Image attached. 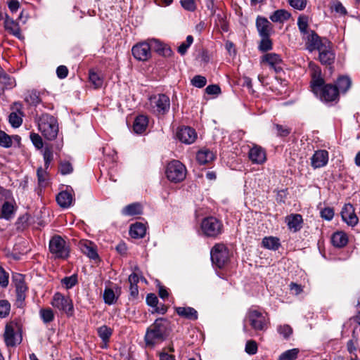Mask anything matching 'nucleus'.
Returning <instances> with one entry per match:
<instances>
[{"instance_id": "a878e982", "label": "nucleus", "mask_w": 360, "mask_h": 360, "mask_svg": "<svg viewBox=\"0 0 360 360\" xmlns=\"http://www.w3.org/2000/svg\"><path fill=\"white\" fill-rule=\"evenodd\" d=\"M4 27L15 37L20 38L21 36L20 29L18 22L6 15L4 21Z\"/></svg>"}, {"instance_id": "c9c22d12", "label": "nucleus", "mask_w": 360, "mask_h": 360, "mask_svg": "<svg viewBox=\"0 0 360 360\" xmlns=\"http://www.w3.org/2000/svg\"><path fill=\"white\" fill-rule=\"evenodd\" d=\"M297 26L302 36L306 35L311 30H308L309 18L304 15H300L297 18Z\"/></svg>"}, {"instance_id": "423d86ee", "label": "nucleus", "mask_w": 360, "mask_h": 360, "mask_svg": "<svg viewBox=\"0 0 360 360\" xmlns=\"http://www.w3.org/2000/svg\"><path fill=\"white\" fill-rule=\"evenodd\" d=\"M167 179L174 183L184 181L186 176V167L179 160H172L168 163L165 169Z\"/></svg>"}, {"instance_id": "1a4fd4ad", "label": "nucleus", "mask_w": 360, "mask_h": 360, "mask_svg": "<svg viewBox=\"0 0 360 360\" xmlns=\"http://www.w3.org/2000/svg\"><path fill=\"white\" fill-rule=\"evenodd\" d=\"M49 250L56 258H67L69 255V248L65 241L60 236H54L49 242Z\"/></svg>"}, {"instance_id": "de8ad7c7", "label": "nucleus", "mask_w": 360, "mask_h": 360, "mask_svg": "<svg viewBox=\"0 0 360 360\" xmlns=\"http://www.w3.org/2000/svg\"><path fill=\"white\" fill-rule=\"evenodd\" d=\"M39 186H45L47 184V172L42 167H39L37 172Z\"/></svg>"}, {"instance_id": "7c9ffc66", "label": "nucleus", "mask_w": 360, "mask_h": 360, "mask_svg": "<svg viewBox=\"0 0 360 360\" xmlns=\"http://www.w3.org/2000/svg\"><path fill=\"white\" fill-rule=\"evenodd\" d=\"M72 195L67 191L59 193L56 197L58 204L63 208L69 207L72 205Z\"/></svg>"}, {"instance_id": "473e14b6", "label": "nucleus", "mask_w": 360, "mask_h": 360, "mask_svg": "<svg viewBox=\"0 0 360 360\" xmlns=\"http://www.w3.org/2000/svg\"><path fill=\"white\" fill-rule=\"evenodd\" d=\"M340 93H345L352 86V80L349 77L342 76L338 77L335 85Z\"/></svg>"}, {"instance_id": "2eb2a0df", "label": "nucleus", "mask_w": 360, "mask_h": 360, "mask_svg": "<svg viewBox=\"0 0 360 360\" xmlns=\"http://www.w3.org/2000/svg\"><path fill=\"white\" fill-rule=\"evenodd\" d=\"M248 157L252 163L257 165H262L266 160L265 150L257 145H254L250 148Z\"/></svg>"}, {"instance_id": "e2e57ef3", "label": "nucleus", "mask_w": 360, "mask_h": 360, "mask_svg": "<svg viewBox=\"0 0 360 360\" xmlns=\"http://www.w3.org/2000/svg\"><path fill=\"white\" fill-rule=\"evenodd\" d=\"M205 92L209 95H218L220 94L221 89L218 85L212 84L206 87Z\"/></svg>"}, {"instance_id": "72a5a7b5", "label": "nucleus", "mask_w": 360, "mask_h": 360, "mask_svg": "<svg viewBox=\"0 0 360 360\" xmlns=\"http://www.w3.org/2000/svg\"><path fill=\"white\" fill-rule=\"evenodd\" d=\"M125 216H134L142 213V207L139 203H132L124 207L122 211Z\"/></svg>"}, {"instance_id": "bf43d9fd", "label": "nucleus", "mask_w": 360, "mask_h": 360, "mask_svg": "<svg viewBox=\"0 0 360 360\" xmlns=\"http://www.w3.org/2000/svg\"><path fill=\"white\" fill-rule=\"evenodd\" d=\"M60 171L62 174H70L73 171L72 165L69 162H63L60 165Z\"/></svg>"}, {"instance_id": "8fccbe9b", "label": "nucleus", "mask_w": 360, "mask_h": 360, "mask_svg": "<svg viewBox=\"0 0 360 360\" xmlns=\"http://www.w3.org/2000/svg\"><path fill=\"white\" fill-rule=\"evenodd\" d=\"M191 84L197 88H202L206 85L207 79L203 76L196 75L191 79Z\"/></svg>"}, {"instance_id": "680f3d73", "label": "nucleus", "mask_w": 360, "mask_h": 360, "mask_svg": "<svg viewBox=\"0 0 360 360\" xmlns=\"http://www.w3.org/2000/svg\"><path fill=\"white\" fill-rule=\"evenodd\" d=\"M8 284V275L4 270L3 268L0 267V286L6 287Z\"/></svg>"}, {"instance_id": "6e6d98bb", "label": "nucleus", "mask_w": 360, "mask_h": 360, "mask_svg": "<svg viewBox=\"0 0 360 360\" xmlns=\"http://www.w3.org/2000/svg\"><path fill=\"white\" fill-rule=\"evenodd\" d=\"M290 5L295 9L302 11L307 5V0H288Z\"/></svg>"}, {"instance_id": "09e8293b", "label": "nucleus", "mask_w": 360, "mask_h": 360, "mask_svg": "<svg viewBox=\"0 0 360 360\" xmlns=\"http://www.w3.org/2000/svg\"><path fill=\"white\" fill-rule=\"evenodd\" d=\"M10 304L7 300H0V318L7 316L10 311Z\"/></svg>"}, {"instance_id": "f3484780", "label": "nucleus", "mask_w": 360, "mask_h": 360, "mask_svg": "<svg viewBox=\"0 0 360 360\" xmlns=\"http://www.w3.org/2000/svg\"><path fill=\"white\" fill-rule=\"evenodd\" d=\"M176 136L182 143L186 144L193 143L197 138V134L195 131L188 127H184L180 128L177 131Z\"/></svg>"}, {"instance_id": "3c124183", "label": "nucleus", "mask_w": 360, "mask_h": 360, "mask_svg": "<svg viewBox=\"0 0 360 360\" xmlns=\"http://www.w3.org/2000/svg\"><path fill=\"white\" fill-rule=\"evenodd\" d=\"M30 137L32 143L37 149L42 148L44 145L43 141L41 137L38 134L31 133Z\"/></svg>"}, {"instance_id": "58836bf2", "label": "nucleus", "mask_w": 360, "mask_h": 360, "mask_svg": "<svg viewBox=\"0 0 360 360\" xmlns=\"http://www.w3.org/2000/svg\"><path fill=\"white\" fill-rule=\"evenodd\" d=\"M117 296L110 288H105L103 292V300L105 304H112L116 302Z\"/></svg>"}, {"instance_id": "bb28decb", "label": "nucleus", "mask_w": 360, "mask_h": 360, "mask_svg": "<svg viewBox=\"0 0 360 360\" xmlns=\"http://www.w3.org/2000/svg\"><path fill=\"white\" fill-rule=\"evenodd\" d=\"M331 242L337 248H343L348 243L347 235L343 231H337L333 234Z\"/></svg>"}, {"instance_id": "49530a36", "label": "nucleus", "mask_w": 360, "mask_h": 360, "mask_svg": "<svg viewBox=\"0 0 360 360\" xmlns=\"http://www.w3.org/2000/svg\"><path fill=\"white\" fill-rule=\"evenodd\" d=\"M43 157L44 160V166L46 168H48L53 159L52 149L49 147H46L43 152Z\"/></svg>"}, {"instance_id": "a18cd8bd", "label": "nucleus", "mask_w": 360, "mask_h": 360, "mask_svg": "<svg viewBox=\"0 0 360 360\" xmlns=\"http://www.w3.org/2000/svg\"><path fill=\"white\" fill-rule=\"evenodd\" d=\"M193 41V37L191 35L187 36L186 41L181 43V44L178 47V52L182 56L184 55L188 47L192 44Z\"/></svg>"}, {"instance_id": "ea45409f", "label": "nucleus", "mask_w": 360, "mask_h": 360, "mask_svg": "<svg viewBox=\"0 0 360 360\" xmlns=\"http://www.w3.org/2000/svg\"><path fill=\"white\" fill-rule=\"evenodd\" d=\"M12 146V138L5 131L0 130V146L8 148Z\"/></svg>"}, {"instance_id": "9d476101", "label": "nucleus", "mask_w": 360, "mask_h": 360, "mask_svg": "<svg viewBox=\"0 0 360 360\" xmlns=\"http://www.w3.org/2000/svg\"><path fill=\"white\" fill-rule=\"evenodd\" d=\"M247 319L255 330H266L269 323L267 316L257 310H249Z\"/></svg>"}, {"instance_id": "a19ab883", "label": "nucleus", "mask_w": 360, "mask_h": 360, "mask_svg": "<svg viewBox=\"0 0 360 360\" xmlns=\"http://www.w3.org/2000/svg\"><path fill=\"white\" fill-rule=\"evenodd\" d=\"M39 314L45 323L52 321L54 318L53 312L51 309H41Z\"/></svg>"}, {"instance_id": "412c9836", "label": "nucleus", "mask_w": 360, "mask_h": 360, "mask_svg": "<svg viewBox=\"0 0 360 360\" xmlns=\"http://www.w3.org/2000/svg\"><path fill=\"white\" fill-rule=\"evenodd\" d=\"M176 313L181 318L190 320L195 321L198 319V311L193 307H174Z\"/></svg>"}, {"instance_id": "13d9d810", "label": "nucleus", "mask_w": 360, "mask_h": 360, "mask_svg": "<svg viewBox=\"0 0 360 360\" xmlns=\"http://www.w3.org/2000/svg\"><path fill=\"white\" fill-rule=\"evenodd\" d=\"M77 276L75 275L65 277L62 280V283L65 285L67 289L72 288L77 283Z\"/></svg>"}, {"instance_id": "9b49d317", "label": "nucleus", "mask_w": 360, "mask_h": 360, "mask_svg": "<svg viewBox=\"0 0 360 360\" xmlns=\"http://www.w3.org/2000/svg\"><path fill=\"white\" fill-rule=\"evenodd\" d=\"M51 304L54 308L66 313L68 315L72 314L73 304L68 297L57 292L53 297Z\"/></svg>"}, {"instance_id": "c03bdc74", "label": "nucleus", "mask_w": 360, "mask_h": 360, "mask_svg": "<svg viewBox=\"0 0 360 360\" xmlns=\"http://www.w3.org/2000/svg\"><path fill=\"white\" fill-rule=\"evenodd\" d=\"M25 99L26 102L31 105H37L41 102L39 94L34 91L29 92Z\"/></svg>"}, {"instance_id": "7ed1b4c3", "label": "nucleus", "mask_w": 360, "mask_h": 360, "mask_svg": "<svg viewBox=\"0 0 360 360\" xmlns=\"http://www.w3.org/2000/svg\"><path fill=\"white\" fill-rule=\"evenodd\" d=\"M4 339L7 347H15L22 342V324L18 319H14L6 323Z\"/></svg>"}, {"instance_id": "aec40b11", "label": "nucleus", "mask_w": 360, "mask_h": 360, "mask_svg": "<svg viewBox=\"0 0 360 360\" xmlns=\"http://www.w3.org/2000/svg\"><path fill=\"white\" fill-rule=\"evenodd\" d=\"M262 63H265L274 69L276 72H280L282 70L281 64L282 60L279 55L274 53L265 54L262 59Z\"/></svg>"}, {"instance_id": "b1692460", "label": "nucleus", "mask_w": 360, "mask_h": 360, "mask_svg": "<svg viewBox=\"0 0 360 360\" xmlns=\"http://www.w3.org/2000/svg\"><path fill=\"white\" fill-rule=\"evenodd\" d=\"M285 222L290 230L296 232L301 229L302 226V217L299 214H290L285 218Z\"/></svg>"}, {"instance_id": "4c0bfd02", "label": "nucleus", "mask_w": 360, "mask_h": 360, "mask_svg": "<svg viewBox=\"0 0 360 360\" xmlns=\"http://www.w3.org/2000/svg\"><path fill=\"white\" fill-rule=\"evenodd\" d=\"M89 81L94 88H100L103 85V78L93 70L89 71Z\"/></svg>"}, {"instance_id": "4d7b16f0", "label": "nucleus", "mask_w": 360, "mask_h": 360, "mask_svg": "<svg viewBox=\"0 0 360 360\" xmlns=\"http://www.w3.org/2000/svg\"><path fill=\"white\" fill-rule=\"evenodd\" d=\"M181 6L188 11H194L196 8L195 0H181Z\"/></svg>"}, {"instance_id": "0e129e2a", "label": "nucleus", "mask_w": 360, "mask_h": 360, "mask_svg": "<svg viewBox=\"0 0 360 360\" xmlns=\"http://www.w3.org/2000/svg\"><path fill=\"white\" fill-rule=\"evenodd\" d=\"M150 46H151V49H153L158 53H160L161 48L163 45L159 40L153 39L148 40Z\"/></svg>"}, {"instance_id": "4468645a", "label": "nucleus", "mask_w": 360, "mask_h": 360, "mask_svg": "<svg viewBox=\"0 0 360 360\" xmlns=\"http://www.w3.org/2000/svg\"><path fill=\"white\" fill-rule=\"evenodd\" d=\"M302 38L305 41L306 47L309 51L318 50L325 44V42L321 41L320 37L314 30H310L306 35H303Z\"/></svg>"}, {"instance_id": "052dcab7", "label": "nucleus", "mask_w": 360, "mask_h": 360, "mask_svg": "<svg viewBox=\"0 0 360 360\" xmlns=\"http://www.w3.org/2000/svg\"><path fill=\"white\" fill-rule=\"evenodd\" d=\"M321 216L326 220L330 221L334 217V210L330 207H326L321 211Z\"/></svg>"}, {"instance_id": "e433bc0d", "label": "nucleus", "mask_w": 360, "mask_h": 360, "mask_svg": "<svg viewBox=\"0 0 360 360\" xmlns=\"http://www.w3.org/2000/svg\"><path fill=\"white\" fill-rule=\"evenodd\" d=\"M299 349L294 348L283 352L278 360H295L297 357Z\"/></svg>"}, {"instance_id": "6e6552de", "label": "nucleus", "mask_w": 360, "mask_h": 360, "mask_svg": "<svg viewBox=\"0 0 360 360\" xmlns=\"http://www.w3.org/2000/svg\"><path fill=\"white\" fill-rule=\"evenodd\" d=\"M210 254L212 263L219 268L224 266L229 259V250L223 243L215 244Z\"/></svg>"}, {"instance_id": "20e7f679", "label": "nucleus", "mask_w": 360, "mask_h": 360, "mask_svg": "<svg viewBox=\"0 0 360 360\" xmlns=\"http://www.w3.org/2000/svg\"><path fill=\"white\" fill-rule=\"evenodd\" d=\"M38 129L48 140H53L58 132V124L56 118L50 115H42L38 120Z\"/></svg>"}, {"instance_id": "39448f33", "label": "nucleus", "mask_w": 360, "mask_h": 360, "mask_svg": "<svg viewBox=\"0 0 360 360\" xmlns=\"http://www.w3.org/2000/svg\"><path fill=\"white\" fill-rule=\"evenodd\" d=\"M147 107L153 113L165 115L169 110L170 101L165 94L154 95L149 98Z\"/></svg>"}, {"instance_id": "37998d69", "label": "nucleus", "mask_w": 360, "mask_h": 360, "mask_svg": "<svg viewBox=\"0 0 360 360\" xmlns=\"http://www.w3.org/2000/svg\"><path fill=\"white\" fill-rule=\"evenodd\" d=\"M81 250L90 258L96 259L98 257L96 250L90 244L84 243L82 245Z\"/></svg>"}, {"instance_id": "338daca9", "label": "nucleus", "mask_w": 360, "mask_h": 360, "mask_svg": "<svg viewBox=\"0 0 360 360\" xmlns=\"http://www.w3.org/2000/svg\"><path fill=\"white\" fill-rule=\"evenodd\" d=\"M275 127L277 130L278 134L281 136H286L290 132V129L289 128L280 124H276Z\"/></svg>"}, {"instance_id": "864d4df0", "label": "nucleus", "mask_w": 360, "mask_h": 360, "mask_svg": "<svg viewBox=\"0 0 360 360\" xmlns=\"http://www.w3.org/2000/svg\"><path fill=\"white\" fill-rule=\"evenodd\" d=\"M278 332L285 338H288L292 333V329L289 325L280 326Z\"/></svg>"}, {"instance_id": "2f4dec72", "label": "nucleus", "mask_w": 360, "mask_h": 360, "mask_svg": "<svg viewBox=\"0 0 360 360\" xmlns=\"http://www.w3.org/2000/svg\"><path fill=\"white\" fill-rule=\"evenodd\" d=\"M290 18V13L284 9H279L274 11L269 18L274 22H283Z\"/></svg>"}, {"instance_id": "5fc2aeb1", "label": "nucleus", "mask_w": 360, "mask_h": 360, "mask_svg": "<svg viewBox=\"0 0 360 360\" xmlns=\"http://www.w3.org/2000/svg\"><path fill=\"white\" fill-rule=\"evenodd\" d=\"M262 39L259 44V49L262 51H266L272 48L271 41L269 39V37H262Z\"/></svg>"}, {"instance_id": "0eeeda50", "label": "nucleus", "mask_w": 360, "mask_h": 360, "mask_svg": "<svg viewBox=\"0 0 360 360\" xmlns=\"http://www.w3.org/2000/svg\"><path fill=\"white\" fill-rule=\"evenodd\" d=\"M203 234L210 238H217L223 232V224L214 217L205 218L200 224Z\"/></svg>"}, {"instance_id": "f8f14e48", "label": "nucleus", "mask_w": 360, "mask_h": 360, "mask_svg": "<svg viewBox=\"0 0 360 360\" xmlns=\"http://www.w3.org/2000/svg\"><path fill=\"white\" fill-rule=\"evenodd\" d=\"M133 56L139 61H147L151 58V46L149 41L136 44L131 49Z\"/></svg>"}, {"instance_id": "f257e3e1", "label": "nucleus", "mask_w": 360, "mask_h": 360, "mask_svg": "<svg viewBox=\"0 0 360 360\" xmlns=\"http://www.w3.org/2000/svg\"><path fill=\"white\" fill-rule=\"evenodd\" d=\"M311 81V88L313 93L321 101L325 103L337 101L339 99V91L336 86L325 84L321 77V69L314 64H309Z\"/></svg>"}, {"instance_id": "774afa93", "label": "nucleus", "mask_w": 360, "mask_h": 360, "mask_svg": "<svg viewBox=\"0 0 360 360\" xmlns=\"http://www.w3.org/2000/svg\"><path fill=\"white\" fill-rule=\"evenodd\" d=\"M146 302L150 307H156L158 302V297L155 294H148L146 297Z\"/></svg>"}, {"instance_id": "f704fd0d", "label": "nucleus", "mask_w": 360, "mask_h": 360, "mask_svg": "<svg viewBox=\"0 0 360 360\" xmlns=\"http://www.w3.org/2000/svg\"><path fill=\"white\" fill-rule=\"evenodd\" d=\"M262 245L269 250H277L280 246L279 239L276 237H265L262 240Z\"/></svg>"}, {"instance_id": "4be33fe9", "label": "nucleus", "mask_w": 360, "mask_h": 360, "mask_svg": "<svg viewBox=\"0 0 360 360\" xmlns=\"http://www.w3.org/2000/svg\"><path fill=\"white\" fill-rule=\"evenodd\" d=\"M13 280L15 284L18 299L19 300H23L25 297V292L27 288L25 283L22 276L21 274L13 276Z\"/></svg>"}, {"instance_id": "cd10ccee", "label": "nucleus", "mask_w": 360, "mask_h": 360, "mask_svg": "<svg viewBox=\"0 0 360 360\" xmlns=\"http://www.w3.org/2000/svg\"><path fill=\"white\" fill-rule=\"evenodd\" d=\"M148 124V119L146 115H139L136 117L133 128L136 133L141 134L146 129Z\"/></svg>"}, {"instance_id": "dca6fc26", "label": "nucleus", "mask_w": 360, "mask_h": 360, "mask_svg": "<svg viewBox=\"0 0 360 360\" xmlns=\"http://www.w3.org/2000/svg\"><path fill=\"white\" fill-rule=\"evenodd\" d=\"M341 216L342 220L349 226H354L358 223V217L355 214L354 208L351 204H346L342 209Z\"/></svg>"}, {"instance_id": "c85d7f7f", "label": "nucleus", "mask_w": 360, "mask_h": 360, "mask_svg": "<svg viewBox=\"0 0 360 360\" xmlns=\"http://www.w3.org/2000/svg\"><path fill=\"white\" fill-rule=\"evenodd\" d=\"M146 233V228L142 223L137 222L130 226L129 234L134 238H142L145 236Z\"/></svg>"}, {"instance_id": "ddd939ff", "label": "nucleus", "mask_w": 360, "mask_h": 360, "mask_svg": "<svg viewBox=\"0 0 360 360\" xmlns=\"http://www.w3.org/2000/svg\"><path fill=\"white\" fill-rule=\"evenodd\" d=\"M11 109L12 112L8 117L9 123L13 127L18 128L22 123V117L24 116L22 105L20 103L15 102L12 105Z\"/></svg>"}, {"instance_id": "5701e85b", "label": "nucleus", "mask_w": 360, "mask_h": 360, "mask_svg": "<svg viewBox=\"0 0 360 360\" xmlns=\"http://www.w3.org/2000/svg\"><path fill=\"white\" fill-rule=\"evenodd\" d=\"M257 28L262 37H269L272 31L271 22L265 18L258 17L256 21Z\"/></svg>"}, {"instance_id": "a211bd4d", "label": "nucleus", "mask_w": 360, "mask_h": 360, "mask_svg": "<svg viewBox=\"0 0 360 360\" xmlns=\"http://www.w3.org/2000/svg\"><path fill=\"white\" fill-rule=\"evenodd\" d=\"M328 161V153L326 150H319L314 153L311 158V164L314 168H320L326 166Z\"/></svg>"}, {"instance_id": "f03ea898", "label": "nucleus", "mask_w": 360, "mask_h": 360, "mask_svg": "<svg viewBox=\"0 0 360 360\" xmlns=\"http://www.w3.org/2000/svg\"><path fill=\"white\" fill-rule=\"evenodd\" d=\"M169 321L164 318L157 319L150 325L145 335V342L147 346L154 347L155 345L164 341L167 337Z\"/></svg>"}, {"instance_id": "c756f323", "label": "nucleus", "mask_w": 360, "mask_h": 360, "mask_svg": "<svg viewBox=\"0 0 360 360\" xmlns=\"http://www.w3.org/2000/svg\"><path fill=\"white\" fill-rule=\"evenodd\" d=\"M196 159L200 164L205 165L214 159V155L209 149L203 148L198 152Z\"/></svg>"}, {"instance_id": "79ce46f5", "label": "nucleus", "mask_w": 360, "mask_h": 360, "mask_svg": "<svg viewBox=\"0 0 360 360\" xmlns=\"http://www.w3.org/2000/svg\"><path fill=\"white\" fill-rule=\"evenodd\" d=\"M98 333L103 341L107 342L112 334V330L106 326H102L98 328Z\"/></svg>"}, {"instance_id": "393cba45", "label": "nucleus", "mask_w": 360, "mask_h": 360, "mask_svg": "<svg viewBox=\"0 0 360 360\" xmlns=\"http://www.w3.org/2000/svg\"><path fill=\"white\" fill-rule=\"evenodd\" d=\"M17 206L15 201H6L1 207V217L10 220L14 217Z\"/></svg>"}, {"instance_id": "603ef678", "label": "nucleus", "mask_w": 360, "mask_h": 360, "mask_svg": "<svg viewBox=\"0 0 360 360\" xmlns=\"http://www.w3.org/2000/svg\"><path fill=\"white\" fill-rule=\"evenodd\" d=\"M245 352L249 354H255L257 352V344L254 340H248L245 345Z\"/></svg>"}, {"instance_id": "69168bd1", "label": "nucleus", "mask_w": 360, "mask_h": 360, "mask_svg": "<svg viewBox=\"0 0 360 360\" xmlns=\"http://www.w3.org/2000/svg\"><path fill=\"white\" fill-rule=\"evenodd\" d=\"M57 76L60 79L65 78L68 75V70L65 65H60L56 70Z\"/></svg>"}, {"instance_id": "6ab92c4d", "label": "nucleus", "mask_w": 360, "mask_h": 360, "mask_svg": "<svg viewBox=\"0 0 360 360\" xmlns=\"http://www.w3.org/2000/svg\"><path fill=\"white\" fill-rule=\"evenodd\" d=\"M330 42L325 41V44L319 49V60L322 64L330 65L334 59L335 54L329 47Z\"/></svg>"}]
</instances>
